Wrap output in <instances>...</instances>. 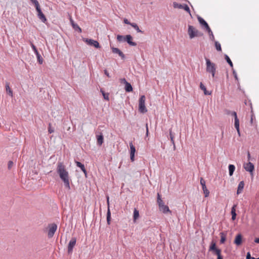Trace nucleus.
I'll list each match as a JSON object with an SVG mask.
<instances>
[{
	"label": "nucleus",
	"instance_id": "f257e3e1",
	"mask_svg": "<svg viewBox=\"0 0 259 259\" xmlns=\"http://www.w3.org/2000/svg\"><path fill=\"white\" fill-rule=\"evenodd\" d=\"M56 171L60 178L63 182L65 188L70 190V186L69 172L63 162H58L57 163Z\"/></svg>",
	"mask_w": 259,
	"mask_h": 259
},
{
	"label": "nucleus",
	"instance_id": "f03ea898",
	"mask_svg": "<svg viewBox=\"0 0 259 259\" xmlns=\"http://www.w3.org/2000/svg\"><path fill=\"white\" fill-rule=\"evenodd\" d=\"M157 202L158 203L160 211H162L163 213H167L169 212L171 213V210L169 209L167 205H164V203L161 198V196L159 193H157Z\"/></svg>",
	"mask_w": 259,
	"mask_h": 259
},
{
	"label": "nucleus",
	"instance_id": "7ed1b4c3",
	"mask_svg": "<svg viewBox=\"0 0 259 259\" xmlns=\"http://www.w3.org/2000/svg\"><path fill=\"white\" fill-rule=\"evenodd\" d=\"M205 60L206 61V71L210 73L212 77L214 78L216 72V65L214 63L211 62L209 59L205 58Z\"/></svg>",
	"mask_w": 259,
	"mask_h": 259
},
{
	"label": "nucleus",
	"instance_id": "20e7f679",
	"mask_svg": "<svg viewBox=\"0 0 259 259\" xmlns=\"http://www.w3.org/2000/svg\"><path fill=\"white\" fill-rule=\"evenodd\" d=\"M188 34L190 39H192L195 37L202 36L203 34V33L199 31L193 26L190 25H188Z\"/></svg>",
	"mask_w": 259,
	"mask_h": 259
},
{
	"label": "nucleus",
	"instance_id": "39448f33",
	"mask_svg": "<svg viewBox=\"0 0 259 259\" xmlns=\"http://www.w3.org/2000/svg\"><path fill=\"white\" fill-rule=\"evenodd\" d=\"M146 98L144 95L140 97L139 102V110L141 113H144L147 111V109L145 106Z\"/></svg>",
	"mask_w": 259,
	"mask_h": 259
},
{
	"label": "nucleus",
	"instance_id": "423d86ee",
	"mask_svg": "<svg viewBox=\"0 0 259 259\" xmlns=\"http://www.w3.org/2000/svg\"><path fill=\"white\" fill-rule=\"evenodd\" d=\"M209 251H212L214 254H216L217 256L221 255V250L216 246V244L214 242L212 241L209 246Z\"/></svg>",
	"mask_w": 259,
	"mask_h": 259
},
{
	"label": "nucleus",
	"instance_id": "0eeeda50",
	"mask_svg": "<svg viewBox=\"0 0 259 259\" xmlns=\"http://www.w3.org/2000/svg\"><path fill=\"white\" fill-rule=\"evenodd\" d=\"M57 229V225L55 224H51L49 225V230L48 233V237L49 238H52Z\"/></svg>",
	"mask_w": 259,
	"mask_h": 259
},
{
	"label": "nucleus",
	"instance_id": "6e6552de",
	"mask_svg": "<svg viewBox=\"0 0 259 259\" xmlns=\"http://www.w3.org/2000/svg\"><path fill=\"white\" fill-rule=\"evenodd\" d=\"M76 243V239L75 237L71 238L69 241L67 246V252L68 254H71L73 252V249L75 246Z\"/></svg>",
	"mask_w": 259,
	"mask_h": 259
},
{
	"label": "nucleus",
	"instance_id": "1a4fd4ad",
	"mask_svg": "<svg viewBox=\"0 0 259 259\" xmlns=\"http://www.w3.org/2000/svg\"><path fill=\"white\" fill-rule=\"evenodd\" d=\"M243 168L246 171L249 172L251 175H253V171L254 169V166L253 163L250 162L244 163L243 164Z\"/></svg>",
	"mask_w": 259,
	"mask_h": 259
},
{
	"label": "nucleus",
	"instance_id": "9d476101",
	"mask_svg": "<svg viewBox=\"0 0 259 259\" xmlns=\"http://www.w3.org/2000/svg\"><path fill=\"white\" fill-rule=\"evenodd\" d=\"M36 11L37 13V17L42 22L46 23L47 22V19L45 15L43 14L40 7L36 9Z\"/></svg>",
	"mask_w": 259,
	"mask_h": 259
},
{
	"label": "nucleus",
	"instance_id": "9b49d317",
	"mask_svg": "<svg viewBox=\"0 0 259 259\" xmlns=\"http://www.w3.org/2000/svg\"><path fill=\"white\" fill-rule=\"evenodd\" d=\"M85 42L89 45L91 46H94L97 49L100 48V46L99 43L97 41L93 40L92 39L86 38L85 39Z\"/></svg>",
	"mask_w": 259,
	"mask_h": 259
},
{
	"label": "nucleus",
	"instance_id": "f8f14e48",
	"mask_svg": "<svg viewBox=\"0 0 259 259\" xmlns=\"http://www.w3.org/2000/svg\"><path fill=\"white\" fill-rule=\"evenodd\" d=\"M200 184L202 186V188L205 197H207L209 196V191L207 190L206 185L205 181L202 178H200Z\"/></svg>",
	"mask_w": 259,
	"mask_h": 259
},
{
	"label": "nucleus",
	"instance_id": "ddd939ff",
	"mask_svg": "<svg viewBox=\"0 0 259 259\" xmlns=\"http://www.w3.org/2000/svg\"><path fill=\"white\" fill-rule=\"evenodd\" d=\"M130 147V159L132 161L135 160V154L136 152V148L134 146L133 142H131L129 144Z\"/></svg>",
	"mask_w": 259,
	"mask_h": 259
},
{
	"label": "nucleus",
	"instance_id": "4468645a",
	"mask_svg": "<svg viewBox=\"0 0 259 259\" xmlns=\"http://www.w3.org/2000/svg\"><path fill=\"white\" fill-rule=\"evenodd\" d=\"M111 49L113 53L118 54L122 60L125 59V55L118 48L111 47Z\"/></svg>",
	"mask_w": 259,
	"mask_h": 259
},
{
	"label": "nucleus",
	"instance_id": "2eb2a0df",
	"mask_svg": "<svg viewBox=\"0 0 259 259\" xmlns=\"http://www.w3.org/2000/svg\"><path fill=\"white\" fill-rule=\"evenodd\" d=\"M121 82L125 83V90L126 92L133 91V87L131 83L128 82L125 78L121 79Z\"/></svg>",
	"mask_w": 259,
	"mask_h": 259
},
{
	"label": "nucleus",
	"instance_id": "dca6fc26",
	"mask_svg": "<svg viewBox=\"0 0 259 259\" xmlns=\"http://www.w3.org/2000/svg\"><path fill=\"white\" fill-rule=\"evenodd\" d=\"M242 242V236L241 234H238L234 239V243L237 246H239Z\"/></svg>",
	"mask_w": 259,
	"mask_h": 259
},
{
	"label": "nucleus",
	"instance_id": "f3484780",
	"mask_svg": "<svg viewBox=\"0 0 259 259\" xmlns=\"http://www.w3.org/2000/svg\"><path fill=\"white\" fill-rule=\"evenodd\" d=\"M197 19L199 22V23L203 27H205L206 30L209 29L210 27L208 26L207 23L200 16H197Z\"/></svg>",
	"mask_w": 259,
	"mask_h": 259
},
{
	"label": "nucleus",
	"instance_id": "a211bd4d",
	"mask_svg": "<svg viewBox=\"0 0 259 259\" xmlns=\"http://www.w3.org/2000/svg\"><path fill=\"white\" fill-rule=\"evenodd\" d=\"M125 41H126L129 45H130L131 46H137V43L132 41L133 37L131 35L128 34V35H125Z\"/></svg>",
	"mask_w": 259,
	"mask_h": 259
},
{
	"label": "nucleus",
	"instance_id": "6ab92c4d",
	"mask_svg": "<svg viewBox=\"0 0 259 259\" xmlns=\"http://www.w3.org/2000/svg\"><path fill=\"white\" fill-rule=\"evenodd\" d=\"M107 204H108V210L107 212V222L108 225L110 224V221H111V212L109 209V197L108 196L107 198Z\"/></svg>",
	"mask_w": 259,
	"mask_h": 259
},
{
	"label": "nucleus",
	"instance_id": "aec40b11",
	"mask_svg": "<svg viewBox=\"0 0 259 259\" xmlns=\"http://www.w3.org/2000/svg\"><path fill=\"white\" fill-rule=\"evenodd\" d=\"M97 144L99 146L102 145L104 142V137L102 133H100L99 135H97Z\"/></svg>",
	"mask_w": 259,
	"mask_h": 259
},
{
	"label": "nucleus",
	"instance_id": "412c9836",
	"mask_svg": "<svg viewBox=\"0 0 259 259\" xmlns=\"http://www.w3.org/2000/svg\"><path fill=\"white\" fill-rule=\"evenodd\" d=\"M244 181H242L240 182V183L238 184L237 191V194H239L241 193L244 188Z\"/></svg>",
	"mask_w": 259,
	"mask_h": 259
},
{
	"label": "nucleus",
	"instance_id": "4be33fe9",
	"mask_svg": "<svg viewBox=\"0 0 259 259\" xmlns=\"http://www.w3.org/2000/svg\"><path fill=\"white\" fill-rule=\"evenodd\" d=\"M34 54H35V55L36 56L38 63L39 64H42L44 62V59L42 58V57H41L40 54L39 53L38 51H37L36 52H34Z\"/></svg>",
	"mask_w": 259,
	"mask_h": 259
},
{
	"label": "nucleus",
	"instance_id": "5701e85b",
	"mask_svg": "<svg viewBox=\"0 0 259 259\" xmlns=\"http://www.w3.org/2000/svg\"><path fill=\"white\" fill-rule=\"evenodd\" d=\"M221 240L220 243L223 244L226 240L227 233L225 232H222L220 233Z\"/></svg>",
	"mask_w": 259,
	"mask_h": 259
},
{
	"label": "nucleus",
	"instance_id": "b1692460",
	"mask_svg": "<svg viewBox=\"0 0 259 259\" xmlns=\"http://www.w3.org/2000/svg\"><path fill=\"white\" fill-rule=\"evenodd\" d=\"M70 22L71 23L72 27L76 31H78L79 32H81V29L80 27L76 23H74L73 20L72 19H70Z\"/></svg>",
	"mask_w": 259,
	"mask_h": 259
},
{
	"label": "nucleus",
	"instance_id": "393cba45",
	"mask_svg": "<svg viewBox=\"0 0 259 259\" xmlns=\"http://www.w3.org/2000/svg\"><path fill=\"white\" fill-rule=\"evenodd\" d=\"M236 205H234L233 206V207H232V209H231V215H232V220H235L236 219V209H235V208L236 207Z\"/></svg>",
	"mask_w": 259,
	"mask_h": 259
},
{
	"label": "nucleus",
	"instance_id": "a878e982",
	"mask_svg": "<svg viewBox=\"0 0 259 259\" xmlns=\"http://www.w3.org/2000/svg\"><path fill=\"white\" fill-rule=\"evenodd\" d=\"M200 88L204 91V94L205 95H209L210 94V93L206 90V87L202 82L200 83Z\"/></svg>",
	"mask_w": 259,
	"mask_h": 259
},
{
	"label": "nucleus",
	"instance_id": "bb28decb",
	"mask_svg": "<svg viewBox=\"0 0 259 259\" xmlns=\"http://www.w3.org/2000/svg\"><path fill=\"white\" fill-rule=\"evenodd\" d=\"M228 168H229V175L230 176H231L233 175V174L234 172V170L235 169V166L233 164H229Z\"/></svg>",
	"mask_w": 259,
	"mask_h": 259
},
{
	"label": "nucleus",
	"instance_id": "cd10ccee",
	"mask_svg": "<svg viewBox=\"0 0 259 259\" xmlns=\"http://www.w3.org/2000/svg\"><path fill=\"white\" fill-rule=\"evenodd\" d=\"M169 136H170V141L174 146V149L175 150L176 146H175V141H174V136L172 133L171 129L169 130Z\"/></svg>",
	"mask_w": 259,
	"mask_h": 259
},
{
	"label": "nucleus",
	"instance_id": "c85d7f7f",
	"mask_svg": "<svg viewBox=\"0 0 259 259\" xmlns=\"http://www.w3.org/2000/svg\"><path fill=\"white\" fill-rule=\"evenodd\" d=\"M6 92H7V93L11 96V97H12L13 96V91L12 90L10 89V87H9V83L8 82H7L6 83Z\"/></svg>",
	"mask_w": 259,
	"mask_h": 259
},
{
	"label": "nucleus",
	"instance_id": "c756f323",
	"mask_svg": "<svg viewBox=\"0 0 259 259\" xmlns=\"http://www.w3.org/2000/svg\"><path fill=\"white\" fill-rule=\"evenodd\" d=\"M234 126L236 129L237 130L238 133L240 134V131H239V120L238 118H236L235 119L234 121Z\"/></svg>",
	"mask_w": 259,
	"mask_h": 259
},
{
	"label": "nucleus",
	"instance_id": "7c9ffc66",
	"mask_svg": "<svg viewBox=\"0 0 259 259\" xmlns=\"http://www.w3.org/2000/svg\"><path fill=\"white\" fill-rule=\"evenodd\" d=\"M139 217V211L136 209L135 208L134 210V214H133V220L134 221H136V220Z\"/></svg>",
	"mask_w": 259,
	"mask_h": 259
},
{
	"label": "nucleus",
	"instance_id": "2f4dec72",
	"mask_svg": "<svg viewBox=\"0 0 259 259\" xmlns=\"http://www.w3.org/2000/svg\"><path fill=\"white\" fill-rule=\"evenodd\" d=\"M131 26H132L135 29H136L138 32H141L142 33H143V31L139 29L138 25L136 23H132Z\"/></svg>",
	"mask_w": 259,
	"mask_h": 259
},
{
	"label": "nucleus",
	"instance_id": "473e14b6",
	"mask_svg": "<svg viewBox=\"0 0 259 259\" xmlns=\"http://www.w3.org/2000/svg\"><path fill=\"white\" fill-rule=\"evenodd\" d=\"M206 31L208 32V33L209 35L210 39L212 41H214V36L213 34L212 31H211V29L209 28V29H207Z\"/></svg>",
	"mask_w": 259,
	"mask_h": 259
},
{
	"label": "nucleus",
	"instance_id": "72a5a7b5",
	"mask_svg": "<svg viewBox=\"0 0 259 259\" xmlns=\"http://www.w3.org/2000/svg\"><path fill=\"white\" fill-rule=\"evenodd\" d=\"M225 59L226 60V61L228 63V64L230 65L231 67H233V63L231 61V59H230L229 57L227 55H225Z\"/></svg>",
	"mask_w": 259,
	"mask_h": 259
},
{
	"label": "nucleus",
	"instance_id": "f704fd0d",
	"mask_svg": "<svg viewBox=\"0 0 259 259\" xmlns=\"http://www.w3.org/2000/svg\"><path fill=\"white\" fill-rule=\"evenodd\" d=\"M182 9L186 11L187 12H188L190 14V15L191 16L190 10L187 5H182Z\"/></svg>",
	"mask_w": 259,
	"mask_h": 259
},
{
	"label": "nucleus",
	"instance_id": "c9c22d12",
	"mask_svg": "<svg viewBox=\"0 0 259 259\" xmlns=\"http://www.w3.org/2000/svg\"><path fill=\"white\" fill-rule=\"evenodd\" d=\"M30 1L34 5L36 9L40 7L39 4L37 0H30Z\"/></svg>",
	"mask_w": 259,
	"mask_h": 259
},
{
	"label": "nucleus",
	"instance_id": "e433bc0d",
	"mask_svg": "<svg viewBox=\"0 0 259 259\" xmlns=\"http://www.w3.org/2000/svg\"><path fill=\"white\" fill-rule=\"evenodd\" d=\"M125 36L118 35L117 36V40L119 42L125 41Z\"/></svg>",
	"mask_w": 259,
	"mask_h": 259
},
{
	"label": "nucleus",
	"instance_id": "4c0bfd02",
	"mask_svg": "<svg viewBox=\"0 0 259 259\" xmlns=\"http://www.w3.org/2000/svg\"><path fill=\"white\" fill-rule=\"evenodd\" d=\"M215 47L217 51H222L221 44L218 41H215Z\"/></svg>",
	"mask_w": 259,
	"mask_h": 259
},
{
	"label": "nucleus",
	"instance_id": "58836bf2",
	"mask_svg": "<svg viewBox=\"0 0 259 259\" xmlns=\"http://www.w3.org/2000/svg\"><path fill=\"white\" fill-rule=\"evenodd\" d=\"M173 7L175 8L182 9V5L180 4H178L177 2L173 3Z\"/></svg>",
	"mask_w": 259,
	"mask_h": 259
},
{
	"label": "nucleus",
	"instance_id": "ea45409f",
	"mask_svg": "<svg viewBox=\"0 0 259 259\" xmlns=\"http://www.w3.org/2000/svg\"><path fill=\"white\" fill-rule=\"evenodd\" d=\"M101 92L102 93V95L103 96V97H104V99H105L106 100L108 101L109 100V94L105 93L102 90H101Z\"/></svg>",
	"mask_w": 259,
	"mask_h": 259
},
{
	"label": "nucleus",
	"instance_id": "a19ab883",
	"mask_svg": "<svg viewBox=\"0 0 259 259\" xmlns=\"http://www.w3.org/2000/svg\"><path fill=\"white\" fill-rule=\"evenodd\" d=\"M75 163L76 166L80 168V169H82V168H83V167L84 166V165L82 163L79 161H75Z\"/></svg>",
	"mask_w": 259,
	"mask_h": 259
},
{
	"label": "nucleus",
	"instance_id": "79ce46f5",
	"mask_svg": "<svg viewBox=\"0 0 259 259\" xmlns=\"http://www.w3.org/2000/svg\"><path fill=\"white\" fill-rule=\"evenodd\" d=\"M30 46H31V47L32 50L33 51L34 53L36 52V51H37V49L36 47L34 46V45L31 42H30Z\"/></svg>",
	"mask_w": 259,
	"mask_h": 259
},
{
	"label": "nucleus",
	"instance_id": "37998d69",
	"mask_svg": "<svg viewBox=\"0 0 259 259\" xmlns=\"http://www.w3.org/2000/svg\"><path fill=\"white\" fill-rule=\"evenodd\" d=\"M54 132V130L51 127V124L49 123L48 127V132L50 134H52Z\"/></svg>",
	"mask_w": 259,
	"mask_h": 259
},
{
	"label": "nucleus",
	"instance_id": "c03bdc74",
	"mask_svg": "<svg viewBox=\"0 0 259 259\" xmlns=\"http://www.w3.org/2000/svg\"><path fill=\"white\" fill-rule=\"evenodd\" d=\"M246 259H254V257H251L249 252H247L246 256Z\"/></svg>",
	"mask_w": 259,
	"mask_h": 259
},
{
	"label": "nucleus",
	"instance_id": "a18cd8bd",
	"mask_svg": "<svg viewBox=\"0 0 259 259\" xmlns=\"http://www.w3.org/2000/svg\"><path fill=\"white\" fill-rule=\"evenodd\" d=\"M13 164V162L12 161H9L8 162V167L9 169H10Z\"/></svg>",
	"mask_w": 259,
	"mask_h": 259
},
{
	"label": "nucleus",
	"instance_id": "49530a36",
	"mask_svg": "<svg viewBox=\"0 0 259 259\" xmlns=\"http://www.w3.org/2000/svg\"><path fill=\"white\" fill-rule=\"evenodd\" d=\"M123 22L125 24L130 25H131V24H132V23H131L127 19H124Z\"/></svg>",
	"mask_w": 259,
	"mask_h": 259
},
{
	"label": "nucleus",
	"instance_id": "de8ad7c7",
	"mask_svg": "<svg viewBox=\"0 0 259 259\" xmlns=\"http://www.w3.org/2000/svg\"><path fill=\"white\" fill-rule=\"evenodd\" d=\"M233 74L235 79L238 80V77H237V73L236 72V71L235 70L233 71Z\"/></svg>",
	"mask_w": 259,
	"mask_h": 259
},
{
	"label": "nucleus",
	"instance_id": "09e8293b",
	"mask_svg": "<svg viewBox=\"0 0 259 259\" xmlns=\"http://www.w3.org/2000/svg\"><path fill=\"white\" fill-rule=\"evenodd\" d=\"M81 170L83 172L85 177L87 178V171L85 168V167L84 166L83 168H82V169H81Z\"/></svg>",
	"mask_w": 259,
	"mask_h": 259
},
{
	"label": "nucleus",
	"instance_id": "8fccbe9b",
	"mask_svg": "<svg viewBox=\"0 0 259 259\" xmlns=\"http://www.w3.org/2000/svg\"><path fill=\"white\" fill-rule=\"evenodd\" d=\"M81 170L83 172L85 177L87 178V171L85 168V167L84 166L83 168H82V169H81Z\"/></svg>",
	"mask_w": 259,
	"mask_h": 259
},
{
	"label": "nucleus",
	"instance_id": "3c124183",
	"mask_svg": "<svg viewBox=\"0 0 259 259\" xmlns=\"http://www.w3.org/2000/svg\"><path fill=\"white\" fill-rule=\"evenodd\" d=\"M231 115L234 117V119H236L237 117V113L235 111H233L231 113Z\"/></svg>",
	"mask_w": 259,
	"mask_h": 259
},
{
	"label": "nucleus",
	"instance_id": "603ef678",
	"mask_svg": "<svg viewBox=\"0 0 259 259\" xmlns=\"http://www.w3.org/2000/svg\"><path fill=\"white\" fill-rule=\"evenodd\" d=\"M250 158H251L250 154L249 152L248 151V152H247V159H248V160L249 161L250 160Z\"/></svg>",
	"mask_w": 259,
	"mask_h": 259
},
{
	"label": "nucleus",
	"instance_id": "864d4df0",
	"mask_svg": "<svg viewBox=\"0 0 259 259\" xmlns=\"http://www.w3.org/2000/svg\"><path fill=\"white\" fill-rule=\"evenodd\" d=\"M146 135L148 136V133H149V131H148V124L146 123Z\"/></svg>",
	"mask_w": 259,
	"mask_h": 259
},
{
	"label": "nucleus",
	"instance_id": "5fc2aeb1",
	"mask_svg": "<svg viewBox=\"0 0 259 259\" xmlns=\"http://www.w3.org/2000/svg\"><path fill=\"white\" fill-rule=\"evenodd\" d=\"M254 242L259 244V238H256L254 240Z\"/></svg>",
	"mask_w": 259,
	"mask_h": 259
},
{
	"label": "nucleus",
	"instance_id": "6e6d98bb",
	"mask_svg": "<svg viewBox=\"0 0 259 259\" xmlns=\"http://www.w3.org/2000/svg\"><path fill=\"white\" fill-rule=\"evenodd\" d=\"M217 259H223V257L222 255L217 256Z\"/></svg>",
	"mask_w": 259,
	"mask_h": 259
},
{
	"label": "nucleus",
	"instance_id": "4d7b16f0",
	"mask_svg": "<svg viewBox=\"0 0 259 259\" xmlns=\"http://www.w3.org/2000/svg\"><path fill=\"white\" fill-rule=\"evenodd\" d=\"M105 73L108 76H109V74L107 73V71L106 70L105 71Z\"/></svg>",
	"mask_w": 259,
	"mask_h": 259
},
{
	"label": "nucleus",
	"instance_id": "13d9d810",
	"mask_svg": "<svg viewBox=\"0 0 259 259\" xmlns=\"http://www.w3.org/2000/svg\"><path fill=\"white\" fill-rule=\"evenodd\" d=\"M223 135H224V131L222 130V138H223Z\"/></svg>",
	"mask_w": 259,
	"mask_h": 259
},
{
	"label": "nucleus",
	"instance_id": "bf43d9fd",
	"mask_svg": "<svg viewBox=\"0 0 259 259\" xmlns=\"http://www.w3.org/2000/svg\"><path fill=\"white\" fill-rule=\"evenodd\" d=\"M184 1L186 2H188L189 4H190V2L188 0H184Z\"/></svg>",
	"mask_w": 259,
	"mask_h": 259
},
{
	"label": "nucleus",
	"instance_id": "052dcab7",
	"mask_svg": "<svg viewBox=\"0 0 259 259\" xmlns=\"http://www.w3.org/2000/svg\"><path fill=\"white\" fill-rule=\"evenodd\" d=\"M254 259H259V257L258 258H254Z\"/></svg>",
	"mask_w": 259,
	"mask_h": 259
}]
</instances>
